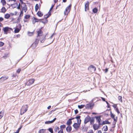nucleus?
<instances>
[{"instance_id": "393cba45", "label": "nucleus", "mask_w": 133, "mask_h": 133, "mask_svg": "<svg viewBox=\"0 0 133 133\" xmlns=\"http://www.w3.org/2000/svg\"><path fill=\"white\" fill-rule=\"evenodd\" d=\"M46 130L45 129H40L38 131L39 133H44L45 131Z\"/></svg>"}, {"instance_id": "7ed1b4c3", "label": "nucleus", "mask_w": 133, "mask_h": 133, "mask_svg": "<svg viewBox=\"0 0 133 133\" xmlns=\"http://www.w3.org/2000/svg\"><path fill=\"white\" fill-rule=\"evenodd\" d=\"M12 29L8 27H6L4 28L3 29V30L4 31V33L5 34H7V32L9 30H12Z\"/></svg>"}, {"instance_id": "423d86ee", "label": "nucleus", "mask_w": 133, "mask_h": 133, "mask_svg": "<svg viewBox=\"0 0 133 133\" xmlns=\"http://www.w3.org/2000/svg\"><path fill=\"white\" fill-rule=\"evenodd\" d=\"M94 105V104H92L91 103H90L89 104H87L85 106V108L86 109H92V107Z\"/></svg>"}, {"instance_id": "b1692460", "label": "nucleus", "mask_w": 133, "mask_h": 133, "mask_svg": "<svg viewBox=\"0 0 133 133\" xmlns=\"http://www.w3.org/2000/svg\"><path fill=\"white\" fill-rule=\"evenodd\" d=\"M92 11L94 13H96L98 11L97 8H95L92 9Z\"/></svg>"}, {"instance_id": "de8ad7c7", "label": "nucleus", "mask_w": 133, "mask_h": 133, "mask_svg": "<svg viewBox=\"0 0 133 133\" xmlns=\"http://www.w3.org/2000/svg\"><path fill=\"white\" fill-rule=\"evenodd\" d=\"M4 44V43L0 41V47H1L3 46Z\"/></svg>"}, {"instance_id": "4468645a", "label": "nucleus", "mask_w": 133, "mask_h": 133, "mask_svg": "<svg viewBox=\"0 0 133 133\" xmlns=\"http://www.w3.org/2000/svg\"><path fill=\"white\" fill-rule=\"evenodd\" d=\"M37 37L39 36H42V31L41 30L39 29L37 31Z\"/></svg>"}, {"instance_id": "a211bd4d", "label": "nucleus", "mask_w": 133, "mask_h": 133, "mask_svg": "<svg viewBox=\"0 0 133 133\" xmlns=\"http://www.w3.org/2000/svg\"><path fill=\"white\" fill-rule=\"evenodd\" d=\"M23 11H21L20 13L17 18L18 20L19 21L21 18V17L23 16Z\"/></svg>"}, {"instance_id": "37998d69", "label": "nucleus", "mask_w": 133, "mask_h": 133, "mask_svg": "<svg viewBox=\"0 0 133 133\" xmlns=\"http://www.w3.org/2000/svg\"><path fill=\"white\" fill-rule=\"evenodd\" d=\"M3 113L4 112H2V111L0 112V119L3 116V114H2V113Z\"/></svg>"}, {"instance_id": "aec40b11", "label": "nucleus", "mask_w": 133, "mask_h": 133, "mask_svg": "<svg viewBox=\"0 0 133 133\" xmlns=\"http://www.w3.org/2000/svg\"><path fill=\"white\" fill-rule=\"evenodd\" d=\"M93 128L95 130H96L98 129V127L97 126V124H94L93 125Z\"/></svg>"}, {"instance_id": "69168bd1", "label": "nucleus", "mask_w": 133, "mask_h": 133, "mask_svg": "<svg viewBox=\"0 0 133 133\" xmlns=\"http://www.w3.org/2000/svg\"><path fill=\"white\" fill-rule=\"evenodd\" d=\"M20 2L22 4L24 5H26L25 3H24L23 2L22 0L21 1H20Z\"/></svg>"}, {"instance_id": "a18cd8bd", "label": "nucleus", "mask_w": 133, "mask_h": 133, "mask_svg": "<svg viewBox=\"0 0 133 133\" xmlns=\"http://www.w3.org/2000/svg\"><path fill=\"white\" fill-rule=\"evenodd\" d=\"M68 10H67V9H65V11H64V13L65 15H67L68 13H67L68 12Z\"/></svg>"}, {"instance_id": "4d7b16f0", "label": "nucleus", "mask_w": 133, "mask_h": 133, "mask_svg": "<svg viewBox=\"0 0 133 133\" xmlns=\"http://www.w3.org/2000/svg\"><path fill=\"white\" fill-rule=\"evenodd\" d=\"M88 128L87 127H85L84 128V131H87V130H88Z\"/></svg>"}, {"instance_id": "a19ab883", "label": "nucleus", "mask_w": 133, "mask_h": 133, "mask_svg": "<svg viewBox=\"0 0 133 133\" xmlns=\"http://www.w3.org/2000/svg\"><path fill=\"white\" fill-rule=\"evenodd\" d=\"M22 125H21L20 126V127L19 128H18V130H17V131H16V132L17 133H19V131H20V130H21V129L22 128Z\"/></svg>"}, {"instance_id": "0e129e2a", "label": "nucleus", "mask_w": 133, "mask_h": 133, "mask_svg": "<svg viewBox=\"0 0 133 133\" xmlns=\"http://www.w3.org/2000/svg\"><path fill=\"white\" fill-rule=\"evenodd\" d=\"M112 107L116 109V107H117V105L116 104H115L112 105Z\"/></svg>"}, {"instance_id": "2eb2a0df", "label": "nucleus", "mask_w": 133, "mask_h": 133, "mask_svg": "<svg viewBox=\"0 0 133 133\" xmlns=\"http://www.w3.org/2000/svg\"><path fill=\"white\" fill-rule=\"evenodd\" d=\"M37 14L39 17H41L43 15V14L40 11H38L37 12Z\"/></svg>"}, {"instance_id": "052dcab7", "label": "nucleus", "mask_w": 133, "mask_h": 133, "mask_svg": "<svg viewBox=\"0 0 133 133\" xmlns=\"http://www.w3.org/2000/svg\"><path fill=\"white\" fill-rule=\"evenodd\" d=\"M21 69H18L17 71V72L18 73H20L21 71Z\"/></svg>"}, {"instance_id": "cd10ccee", "label": "nucleus", "mask_w": 133, "mask_h": 133, "mask_svg": "<svg viewBox=\"0 0 133 133\" xmlns=\"http://www.w3.org/2000/svg\"><path fill=\"white\" fill-rule=\"evenodd\" d=\"M95 117H92L91 118L90 121V124H91V123H94L95 121Z\"/></svg>"}, {"instance_id": "7c9ffc66", "label": "nucleus", "mask_w": 133, "mask_h": 133, "mask_svg": "<svg viewBox=\"0 0 133 133\" xmlns=\"http://www.w3.org/2000/svg\"><path fill=\"white\" fill-rule=\"evenodd\" d=\"M85 106L84 105H78V107L79 109H82Z\"/></svg>"}, {"instance_id": "72a5a7b5", "label": "nucleus", "mask_w": 133, "mask_h": 133, "mask_svg": "<svg viewBox=\"0 0 133 133\" xmlns=\"http://www.w3.org/2000/svg\"><path fill=\"white\" fill-rule=\"evenodd\" d=\"M118 99L119 101H120L121 102H122V97L121 96H119L118 97Z\"/></svg>"}, {"instance_id": "4be33fe9", "label": "nucleus", "mask_w": 133, "mask_h": 133, "mask_svg": "<svg viewBox=\"0 0 133 133\" xmlns=\"http://www.w3.org/2000/svg\"><path fill=\"white\" fill-rule=\"evenodd\" d=\"M10 15L8 14H6L5 15L4 18L6 19H8L10 17Z\"/></svg>"}, {"instance_id": "dca6fc26", "label": "nucleus", "mask_w": 133, "mask_h": 133, "mask_svg": "<svg viewBox=\"0 0 133 133\" xmlns=\"http://www.w3.org/2000/svg\"><path fill=\"white\" fill-rule=\"evenodd\" d=\"M72 123V121L70 119H69L67 121L66 123V124L68 126H70Z\"/></svg>"}, {"instance_id": "20e7f679", "label": "nucleus", "mask_w": 133, "mask_h": 133, "mask_svg": "<svg viewBox=\"0 0 133 133\" xmlns=\"http://www.w3.org/2000/svg\"><path fill=\"white\" fill-rule=\"evenodd\" d=\"M35 81V79H30L27 82L26 85L28 86H29L32 84Z\"/></svg>"}, {"instance_id": "c03bdc74", "label": "nucleus", "mask_w": 133, "mask_h": 133, "mask_svg": "<svg viewBox=\"0 0 133 133\" xmlns=\"http://www.w3.org/2000/svg\"><path fill=\"white\" fill-rule=\"evenodd\" d=\"M34 33V32H28V35L29 36H32L33 34Z\"/></svg>"}, {"instance_id": "8fccbe9b", "label": "nucleus", "mask_w": 133, "mask_h": 133, "mask_svg": "<svg viewBox=\"0 0 133 133\" xmlns=\"http://www.w3.org/2000/svg\"><path fill=\"white\" fill-rule=\"evenodd\" d=\"M35 44H33V43L30 46V47H32V49H34L36 46H35Z\"/></svg>"}, {"instance_id": "5fc2aeb1", "label": "nucleus", "mask_w": 133, "mask_h": 133, "mask_svg": "<svg viewBox=\"0 0 133 133\" xmlns=\"http://www.w3.org/2000/svg\"><path fill=\"white\" fill-rule=\"evenodd\" d=\"M58 133H63V129L60 130L58 131Z\"/></svg>"}, {"instance_id": "0eeeda50", "label": "nucleus", "mask_w": 133, "mask_h": 133, "mask_svg": "<svg viewBox=\"0 0 133 133\" xmlns=\"http://www.w3.org/2000/svg\"><path fill=\"white\" fill-rule=\"evenodd\" d=\"M89 4L88 1H87V2L85 4V11H86L89 9Z\"/></svg>"}, {"instance_id": "f03ea898", "label": "nucleus", "mask_w": 133, "mask_h": 133, "mask_svg": "<svg viewBox=\"0 0 133 133\" xmlns=\"http://www.w3.org/2000/svg\"><path fill=\"white\" fill-rule=\"evenodd\" d=\"M80 122H79L78 123H75L73 125V126L76 130H77L80 127Z\"/></svg>"}, {"instance_id": "f704fd0d", "label": "nucleus", "mask_w": 133, "mask_h": 133, "mask_svg": "<svg viewBox=\"0 0 133 133\" xmlns=\"http://www.w3.org/2000/svg\"><path fill=\"white\" fill-rule=\"evenodd\" d=\"M59 129V128L58 127L56 126L54 129V130L55 132H56L57 131V130H58Z\"/></svg>"}, {"instance_id": "e433bc0d", "label": "nucleus", "mask_w": 133, "mask_h": 133, "mask_svg": "<svg viewBox=\"0 0 133 133\" xmlns=\"http://www.w3.org/2000/svg\"><path fill=\"white\" fill-rule=\"evenodd\" d=\"M30 17V15H26L24 17V18L26 19H28Z\"/></svg>"}, {"instance_id": "bf43d9fd", "label": "nucleus", "mask_w": 133, "mask_h": 133, "mask_svg": "<svg viewBox=\"0 0 133 133\" xmlns=\"http://www.w3.org/2000/svg\"><path fill=\"white\" fill-rule=\"evenodd\" d=\"M87 133H93V131L92 130H89Z\"/></svg>"}, {"instance_id": "6e6d98bb", "label": "nucleus", "mask_w": 133, "mask_h": 133, "mask_svg": "<svg viewBox=\"0 0 133 133\" xmlns=\"http://www.w3.org/2000/svg\"><path fill=\"white\" fill-rule=\"evenodd\" d=\"M98 125H97V126L98 127V129L100 127L101 125H102V123H101L100 122L98 123Z\"/></svg>"}, {"instance_id": "79ce46f5", "label": "nucleus", "mask_w": 133, "mask_h": 133, "mask_svg": "<svg viewBox=\"0 0 133 133\" xmlns=\"http://www.w3.org/2000/svg\"><path fill=\"white\" fill-rule=\"evenodd\" d=\"M51 10H49V12H48V14L46 16L47 18H48L51 15V12L50 11Z\"/></svg>"}, {"instance_id": "ea45409f", "label": "nucleus", "mask_w": 133, "mask_h": 133, "mask_svg": "<svg viewBox=\"0 0 133 133\" xmlns=\"http://www.w3.org/2000/svg\"><path fill=\"white\" fill-rule=\"evenodd\" d=\"M110 116L111 118H113L115 117V115L112 113L111 111H110Z\"/></svg>"}, {"instance_id": "9b49d317", "label": "nucleus", "mask_w": 133, "mask_h": 133, "mask_svg": "<svg viewBox=\"0 0 133 133\" xmlns=\"http://www.w3.org/2000/svg\"><path fill=\"white\" fill-rule=\"evenodd\" d=\"M81 117V116H77L75 117V119H77V123H78L79 122H80L81 124V120L80 119Z\"/></svg>"}, {"instance_id": "58836bf2", "label": "nucleus", "mask_w": 133, "mask_h": 133, "mask_svg": "<svg viewBox=\"0 0 133 133\" xmlns=\"http://www.w3.org/2000/svg\"><path fill=\"white\" fill-rule=\"evenodd\" d=\"M40 22H41L44 24H45V23H47L48 22V20L47 19H45V21H40Z\"/></svg>"}, {"instance_id": "412c9836", "label": "nucleus", "mask_w": 133, "mask_h": 133, "mask_svg": "<svg viewBox=\"0 0 133 133\" xmlns=\"http://www.w3.org/2000/svg\"><path fill=\"white\" fill-rule=\"evenodd\" d=\"M1 12L5 13L6 11V10L5 7H3L1 9Z\"/></svg>"}, {"instance_id": "c756f323", "label": "nucleus", "mask_w": 133, "mask_h": 133, "mask_svg": "<svg viewBox=\"0 0 133 133\" xmlns=\"http://www.w3.org/2000/svg\"><path fill=\"white\" fill-rule=\"evenodd\" d=\"M1 2L2 3L3 6L5 5L6 3L5 0H1Z\"/></svg>"}, {"instance_id": "ddd939ff", "label": "nucleus", "mask_w": 133, "mask_h": 133, "mask_svg": "<svg viewBox=\"0 0 133 133\" xmlns=\"http://www.w3.org/2000/svg\"><path fill=\"white\" fill-rule=\"evenodd\" d=\"M72 130V127L71 126H69L66 128V130L67 132H69Z\"/></svg>"}, {"instance_id": "603ef678", "label": "nucleus", "mask_w": 133, "mask_h": 133, "mask_svg": "<svg viewBox=\"0 0 133 133\" xmlns=\"http://www.w3.org/2000/svg\"><path fill=\"white\" fill-rule=\"evenodd\" d=\"M115 111H116V112H117L118 114L120 113V112L119 111L118 109L117 108H116L115 109Z\"/></svg>"}, {"instance_id": "1a4fd4ad", "label": "nucleus", "mask_w": 133, "mask_h": 133, "mask_svg": "<svg viewBox=\"0 0 133 133\" xmlns=\"http://www.w3.org/2000/svg\"><path fill=\"white\" fill-rule=\"evenodd\" d=\"M91 69V70H92L94 71H95L96 70V68L95 67L92 65H91L89 66L88 68V70H90Z\"/></svg>"}, {"instance_id": "bb28decb", "label": "nucleus", "mask_w": 133, "mask_h": 133, "mask_svg": "<svg viewBox=\"0 0 133 133\" xmlns=\"http://www.w3.org/2000/svg\"><path fill=\"white\" fill-rule=\"evenodd\" d=\"M71 4H70L69 6H67L66 8V9H67V10H69V11H68V13H69L70 11V10L71 9Z\"/></svg>"}, {"instance_id": "473e14b6", "label": "nucleus", "mask_w": 133, "mask_h": 133, "mask_svg": "<svg viewBox=\"0 0 133 133\" xmlns=\"http://www.w3.org/2000/svg\"><path fill=\"white\" fill-rule=\"evenodd\" d=\"M16 5V6H12V7L13 8H16L17 6H18V3H15L13 4H11V6H12V5Z\"/></svg>"}, {"instance_id": "6ab92c4d", "label": "nucleus", "mask_w": 133, "mask_h": 133, "mask_svg": "<svg viewBox=\"0 0 133 133\" xmlns=\"http://www.w3.org/2000/svg\"><path fill=\"white\" fill-rule=\"evenodd\" d=\"M110 124V122H109L108 120H105L103 122L102 124V125H104L107 124Z\"/></svg>"}, {"instance_id": "4c0bfd02", "label": "nucleus", "mask_w": 133, "mask_h": 133, "mask_svg": "<svg viewBox=\"0 0 133 133\" xmlns=\"http://www.w3.org/2000/svg\"><path fill=\"white\" fill-rule=\"evenodd\" d=\"M66 127V125H65L63 124L61 125L60 126V127L61 128V130L65 128Z\"/></svg>"}, {"instance_id": "5701e85b", "label": "nucleus", "mask_w": 133, "mask_h": 133, "mask_svg": "<svg viewBox=\"0 0 133 133\" xmlns=\"http://www.w3.org/2000/svg\"><path fill=\"white\" fill-rule=\"evenodd\" d=\"M33 18H34V21L36 22H38L39 20H43L44 19H38L34 17H33Z\"/></svg>"}, {"instance_id": "c85d7f7f", "label": "nucleus", "mask_w": 133, "mask_h": 133, "mask_svg": "<svg viewBox=\"0 0 133 133\" xmlns=\"http://www.w3.org/2000/svg\"><path fill=\"white\" fill-rule=\"evenodd\" d=\"M39 8V5L38 4H36L35 6V11L36 12L37 11Z\"/></svg>"}, {"instance_id": "e2e57ef3", "label": "nucleus", "mask_w": 133, "mask_h": 133, "mask_svg": "<svg viewBox=\"0 0 133 133\" xmlns=\"http://www.w3.org/2000/svg\"><path fill=\"white\" fill-rule=\"evenodd\" d=\"M78 111L77 110V109H76L75 110V114H77L78 113Z\"/></svg>"}, {"instance_id": "2f4dec72", "label": "nucleus", "mask_w": 133, "mask_h": 133, "mask_svg": "<svg viewBox=\"0 0 133 133\" xmlns=\"http://www.w3.org/2000/svg\"><path fill=\"white\" fill-rule=\"evenodd\" d=\"M52 123L53 122L52 121H46L45 122V123L46 124H49Z\"/></svg>"}, {"instance_id": "13d9d810", "label": "nucleus", "mask_w": 133, "mask_h": 133, "mask_svg": "<svg viewBox=\"0 0 133 133\" xmlns=\"http://www.w3.org/2000/svg\"><path fill=\"white\" fill-rule=\"evenodd\" d=\"M17 26L18 27V28H19V29H21L22 26L21 24H19Z\"/></svg>"}, {"instance_id": "774afa93", "label": "nucleus", "mask_w": 133, "mask_h": 133, "mask_svg": "<svg viewBox=\"0 0 133 133\" xmlns=\"http://www.w3.org/2000/svg\"><path fill=\"white\" fill-rule=\"evenodd\" d=\"M101 98L102 99L103 101L105 102V101H105V99L103 97H101Z\"/></svg>"}, {"instance_id": "c9c22d12", "label": "nucleus", "mask_w": 133, "mask_h": 133, "mask_svg": "<svg viewBox=\"0 0 133 133\" xmlns=\"http://www.w3.org/2000/svg\"><path fill=\"white\" fill-rule=\"evenodd\" d=\"M48 130L51 133H53L54 132L53 129L51 128H48Z\"/></svg>"}, {"instance_id": "864d4df0", "label": "nucleus", "mask_w": 133, "mask_h": 133, "mask_svg": "<svg viewBox=\"0 0 133 133\" xmlns=\"http://www.w3.org/2000/svg\"><path fill=\"white\" fill-rule=\"evenodd\" d=\"M108 130V126L107 125H105V128L104 129V131H107Z\"/></svg>"}, {"instance_id": "49530a36", "label": "nucleus", "mask_w": 133, "mask_h": 133, "mask_svg": "<svg viewBox=\"0 0 133 133\" xmlns=\"http://www.w3.org/2000/svg\"><path fill=\"white\" fill-rule=\"evenodd\" d=\"M105 102L107 105V107L108 108H110V105L107 101H105Z\"/></svg>"}, {"instance_id": "f3484780", "label": "nucleus", "mask_w": 133, "mask_h": 133, "mask_svg": "<svg viewBox=\"0 0 133 133\" xmlns=\"http://www.w3.org/2000/svg\"><path fill=\"white\" fill-rule=\"evenodd\" d=\"M39 39L37 38L36 39V40L35 42L33 43V44H35V46H36L39 42Z\"/></svg>"}, {"instance_id": "3c124183", "label": "nucleus", "mask_w": 133, "mask_h": 133, "mask_svg": "<svg viewBox=\"0 0 133 133\" xmlns=\"http://www.w3.org/2000/svg\"><path fill=\"white\" fill-rule=\"evenodd\" d=\"M116 123V122H113V124L112 125H113V126L112 127V128H114L115 127V124Z\"/></svg>"}, {"instance_id": "f257e3e1", "label": "nucleus", "mask_w": 133, "mask_h": 133, "mask_svg": "<svg viewBox=\"0 0 133 133\" xmlns=\"http://www.w3.org/2000/svg\"><path fill=\"white\" fill-rule=\"evenodd\" d=\"M28 106L27 105H25L23 106L20 110V114L22 115L28 110Z\"/></svg>"}, {"instance_id": "f8f14e48", "label": "nucleus", "mask_w": 133, "mask_h": 133, "mask_svg": "<svg viewBox=\"0 0 133 133\" xmlns=\"http://www.w3.org/2000/svg\"><path fill=\"white\" fill-rule=\"evenodd\" d=\"M27 10V8L26 5H24V6H23L22 10H21V11L23 12V11H24L25 12H26Z\"/></svg>"}, {"instance_id": "338daca9", "label": "nucleus", "mask_w": 133, "mask_h": 133, "mask_svg": "<svg viewBox=\"0 0 133 133\" xmlns=\"http://www.w3.org/2000/svg\"><path fill=\"white\" fill-rule=\"evenodd\" d=\"M3 20L4 19L3 17H0V21L2 22L3 21Z\"/></svg>"}, {"instance_id": "39448f33", "label": "nucleus", "mask_w": 133, "mask_h": 133, "mask_svg": "<svg viewBox=\"0 0 133 133\" xmlns=\"http://www.w3.org/2000/svg\"><path fill=\"white\" fill-rule=\"evenodd\" d=\"M91 118L90 116L88 115L85 118L84 120V123L85 124H87V123L89 122L90 121Z\"/></svg>"}, {"instance_id": "09e8293b", "label": "nucleus", "mask_w": 133, "mask_h": 133, "mask_svg": "<svg viewBox=\"0 0 133 133\" xmlns=\"http://www.w3.org/2000/svg\"><path fill=\"white\" fill-rule=\"evenodd\" d=\"M8 54H5L4 56H3V57L5 59L8 57Z\"/></svg>"}, {"instance_id": "a878e982", "label": "nucleus", "mask_w": 133, "mask_h": 133, "mask_svg": "<svg viewBox=\"0 0 133 133\" xmlns=\"http://www.w3.org/2000/svg\"><path fill=\"white\" fill-rule=\"evenodd\" d=\"M20 29L17 28H16L14 30V32L15 33H18L20 30Z\"/></svg>"}, {"instance_id": "6e6552de", "label": "nucleus", "mask_w": 133, "mask_h": 133, "mask_svg": "<svg viewBox=\"0 0 133 133\" xmlns=\"http://www.w3.org/2000/svg\"><path fill=\"white\" fill-rule=\"evenodd\" d=\"M8 78V77L3 76L0 78V82L1 83L2 82Z\"/></svg>"}, {"instance_id": "680f3d73", "label": "nucleus", "mask_w": 133, "mask_h": 133, "mask_svg": "<svg viewBox=\"0 0 133 133\" xmlns=\"http://www.w3.org/2000/svg\"><path fill=\"white\" fill-rule=\"evenodd\" d=\"M105 73H106L108 71V69L106 68L104 70Z\"/></svg>"}, {"instance_id": "9d476101", "label": "nucleus", "mask_w": 133, "mask_h": 133, "mask_svg": "<svg viewBox=\"0 0 133 133\" xmlns=\"http://www.w3.org/2000/svg\"><path fill=\"white\" fill-rule=\"evenodd\" d=\"M101 116L100 115L98 116H95V118H96L97 121L98 122H100L101 121Z\"/></svg>"}]
</instances>
